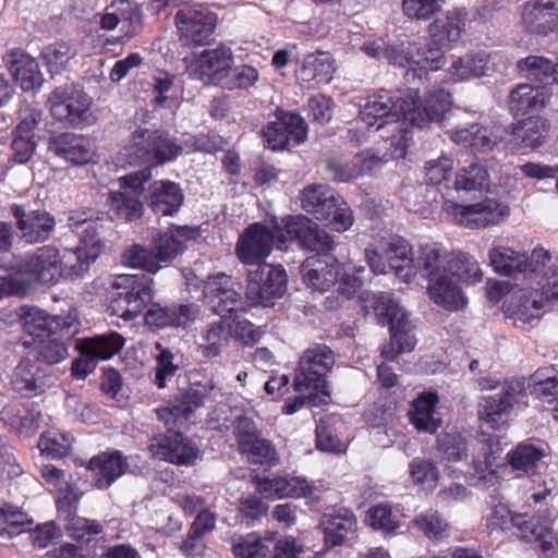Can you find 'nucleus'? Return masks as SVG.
Wrapping results in <instances>:
<instances>
[{
  "label": "nucleus",
  "instance_id": "f257e3e1",
  "mask_svg": "<svg viewBox=\"0 0 558 558\" xmlns=\"http://www.w3.org/2000/svg\"><path fill=\"white\" fill-rule=\"evenodd\" d=\"M466 12L462 9L448 11L437 17L428 27L430 40L426 44L402 41L386 45L383 40H368L361 50L376 60L405 68L408 83L427 78L429 71H437L446 64L445 53L459 41L465 29Z\"/></svg>",
  "mask_w": 558,
  "mask_h": 558
},
{
  "label": "nucleus",
  "instance_id": "f03ea898",
  "mask_svg": "<svg viewBox=\"0 0 558 558\" xmlns=\"http://www.w3.org/2000/svg\"><path fill=\"white\" fill-rule=\"evenodd\" d=\"M281 226L271 220L270 226L256 222L248 226L240 235L235 254L246 266H255L246 275V299L251 305H272L287 291V274L282 266L265 263L272 250L278 245Z\"/></svg>",
  "mask_w": 558,
  "mask_h": 558
},
{
  "label": "nucleus",
  "instance_id": "7ed1b4c3",
  "mask_svg": "<svg viewBox=\"0 0 558 558\" xmlns=\"http://www.w3.org/2000/svg\"><path fill=\"white\" fill-rule=\"evenodd\" d=\"M409 107L408 90L398 92L392 95L390 92L380 90L369 96L360 111L361 121L367 126H376V131L388 128L392 132L390 144L395 147L391 158H403L412 141L405 125L407 110Z\"/></svg>",
  "mask_w": 558,
  "mask_h": 558
},
{
  "label": "nucleus",
  "instance_id": "20e7f679",
  "mask_svg": "<svg viewBox=\"0 0 558 558\" xmlns=\"http://www.w3.org/2000/svg\"><path fill=\"white\" fill-rule=\"evenodd\" d=\"M489 265L493 270L502 277L527 282H542L546 277L547 263H550V253L543 247H535L530 254L514 248L493 244L488 252Z\"/></svg>",
  "mask_w": 558,
  "mask_h": 558
},
{
  "label": "nucleus",
  "instance_id": "39448f33",
  "mask_svg": "<svg viewBox=\"0 0 558 558\" xmlns=\"http://www.w3.org/2000/svg\"><path fill=\"white\" fill-rule=\"evenodd\" d=\"M373 308L383 324L388 323L390 330V341L383 345L381 356L395 360L400 353L411 352L416 345V338L404 308L389 293L376 294Z\"/></svg>",
  "mask_w": 558,
  "mask_h": 558
},
{
  "label": "nucleus",
  "instance_id": "423d86ee",
  "mask_svg": "<svg viewBox=\"0 0 558 558\" xmlns=\"http://www.w3.org/2000/svg\"><path fill=\"white\" fill-rule=\"evenodd\" d=\"M153 279L143 274L117 276L111 283L112 314L124 320H132L141 315L153 300Z\"/></svg>",
  "mask_w": 558,
  "mask_h": 558
},
{
  "label": "nucleus",
  "instance_id": "0eeeda50",
  "mask_svg": "<svg viewBox=\"0 0 558 558\" xmlns=\"http://www.w3.org/2000/svg\"><path fill=\"white\" fill-rule=\"evenodd\" d=\"M365 259L375 275L386 274L389 267L403 281L415 276L412 246L401 236L381 239L376 247L365 250Z\"/></svg>",
  "mask_w": 558,
  "mask_h": 558
},
{
  "label": "nucleus",
  "instance_id": "6e6552de",
  "mask_svg": "<svg viewBox=\"0 0 558 558\" xmlns=\"http://www.w3.org/2000/svg\"><path fill=\"white\" fill-rule=\"evenodd\" d=\"M333 352L325 344H314L306 349L300 357L293 379V388L298 392L316 390L329 397L325 376L335 364Z\"/></svg>",
  "mask_w": 558,
  "mask_h": 558
},
{
  "label": "nucleus",
  "instance_id": "1a4fd4ad",
  "mask_svg": "<svg viewBox=\"0 0 558 558\" xmlns=\"http://www.w3.org/2000/svg\"><path fill=\"white\" fill-rule=\"evenodd\" d=\"M233 61V51L226 45L204 49L183 59L190 78L216 86H221L229 76Z\"/></svg>",
  "mask_w": 558,
  "mask_h": 558
},
{
  "label": "nucleus",
  "instance_id": "9d476101",
  "mask_svg": "<svg viewBox=\"0 0 558 558\" xmlns=\"http://www.w3.org/2000/svg\"><path fill=\"white\" fill-rule=\"evenodd\" d=\"M442 209L458 225L469 229H484L499 225L510 215L508 205L494 198H485L473 204H459L447 199Z\"/></svg>",
  "mask_w": 558,
  "mask_h": 558
},
{
  "label": "nucleus",
  "instance_id": "9b49d317",
  "mask_svg": "<svg viewBox=\"0 0 558 558\" xmlns=\"http://www.w3.org/2000/svg\"><path fill=\"white\" fill-rule=\"evenodd\" d=\"M278 248L284 250L295 240L299 245L320 255H328L335 248L333 239L304 215L288 217L281 221Z\"/></svg>",
  "mask_w": 558,
  "mask_h": 558
},
{
  "label": "nucleus",
  "instance_id": "f8f14e48",
  "mask_svg": "<svg viewBox=\"0 0 558 558\" xmlns=\"http://www.w3.org/2000/svg\"><path fill=\"white\" fill-rule=\"evenodd\" d=\"M134 145L126 148L130 163L158 166L175 159L182 147L169 134L159 131L137 130L133 136Z\"/></svg>",
  "mask_w": 558,
  "mask_h": 558
},
{
  "label": "nucleus",
  "instance_id": "ddd939ff",
  "mask_svg": "<svg viewBox=\"0 0 558 558\" xmlns=\"http://www.w3.org/2000/svg\"><path fill=\"white\" fill-rule=\"evenodd\" d=\"M524 383L519 379L506 381L500 389L481 398L478 417L492 428H500L508 423L513 408L525 403Z\"/></svg>",
  "mask_w": 558,
  "mask_h": 558
},
{
  "label": "nucleus",
  "instance_id": "4468645a",
  "mask_svg": "<svg viewBox=\"0 0 558 558\" xmlns=\"http://www.w3.org/2000/svg\"><path fill=\"white\" fill-rule=\"evenodd\" d=\"M53 118L75 126L92 125L96 117L92 112V98L84 92L68 86L54 88L48 99Z\"/></svg>",
  "mask_w": 558,
  "mask_h": 558
},
{
  "label": "nucleus",
  "instance_id": "2eb2a0df",
  "mask_svg": "<svg viewBox=\"0 0 558 558\" xmlns=\"http://www.w3.org/2000/svg\"><path fill=\"white\" fill-rule=\"evenodd\" d=\"M66 264L65 252L60 256L58 248L46 245L37 248L32 256L23 259L19 265V270L44 284H54L60 278L74 279L83 275L70 274L71 267Z\"/></svg>",
  "mask_w": 558,
  "mask_h": 558
},
{
  "label": "nucleus",
  "instance_id": "dca6fc26",
  "mask_svg": "<svg viewBox=\"0 0 558 558\" xmlns=\"http://www.w3.org/2000/svg\"><path fill=\"white\" fill-rule=\"evenodd\" d=\"M174 23L181 45L196 47L207 43L216 28L217 16L202 5L185 4L178 10Z\"/></svg>",
  "mask_w": 558,
  "mask_h": 558
},
{
  "label": "nucleus",
  "instance_id": "f3484780",
  "mask_svg": "<svg viewBox=\"0 0 558 558\" xmlns=\"http://www.w3.org/2000/svg\"><path fill=\"white\" fill-rule=\"evenodd\" d=\"M476 454L472 460L470 483L480 488L496 486L500 481L499 459L502 447L496 435L483 434L476 441Z\"/></svg>",
  "mask_w": 558,
  "mask_h": 558
},
{
  "label": "nucleus",
  "instance_id": "a211bd4d",
  "mask_svg": "<svg viewBox=\"0 0 558 558\" xmlns=\"http://www.w3.org/2000/svg\"><path fill=\"white\" fill-rule=\"evenodd\" d=\"M450 114L459 121L456 126L447 131L449 138L454 144L486 153L493 150L501 141V130L499 128H489L476 121H466L470 112L456 108Z\"/></svg>",
  "mask_w": 558,
  "mask_h": 558
},
{
  "label": "nucleus",
  "instance_id": "6ab92c4d",
  "mask_svg": "<svg viewBox=\"0 0 558 558\" xmlns=\"http://www.w3.org/2000/svg\"><path fill=\"white\" fill-rule=\"evenodd\" d=\"M151 177L150 168L130 173L120 179L122 191L111 192L108 197L110 210L126 221L138 219L143 214V204L138 199L143 184Z\"/></svg>",
  "mask_w": 558,
  "mask_h": 558
},
{
  "label": "nucleus",
  "instance_id": "aec40b11",
  "mask_svg": "<svg viewBox=\"0 0 558 558\" xmlns=\"http://www.w3.org/2000/svg\"><path fill=\"white\" fill-rule=\"evenodd\" d=\"M214 385L196 384L181 392L169 405L157 411L158 418L169 427L181 426L194 417L197 409L203 407L214 392Z\"/></svg>",
  "mask_w": 558,
  "mask_h": 558
},
{
  "label": "nucleus",
  "instance_id": "412c9836",
  "mask_svg": "<svg viewBox=\"0 0 558 558\" xmlns=\"http://www.w3.org/2000/svg\"><path fill=\"white\" fill-rule=\"evenodd\" d=\"M409 107L407 119L412 126L423 128L432 121H440L450 111L452 97L444 88L429 92L422 101L417 90L408 89Z\"/></svg>",
  "mask_w": 558,
  "mask_h": 558
},
{
  "label": "nucleus",
  "instance_id": "4be33fe9",
  "mask_svg": "<svg viewBox=\"0 0 558 558\" xmlns=\"http://www.w3.org/2000/svg\"><path fill=\"white\" fill-rule=\"evenodd\" d=\"M240 283L231 276L219 272L204 282V298L213 312L226 317L232 312L244 310L240 293Z\"/></svg>",
  "mask_w": 558,
  "mask_h": 558
},
{
  "label": "nucleus",
  "instance_id": "5701e85b",
  "mask_svg": "<svg viewBox=\"0 0 558 558\" xmlns=\"http://www.w3.org/2000/svg\"><path fill=\"white\" fill-rule=\"evenodd\" d=\"M75 232L80 238V245L75 250L65 251V263L71 267L70 274H84L101 250L99 223L96 221L75 223Z\"/></svg>",
  "mask_w": 558,
  "mask_h": 558
},
{
  "label": "nucleus",
  "instance_id": "b1692460",
  "mask_svg": "<svg viewBox=\"0 0 558 558\" xmlns=\"http://www.w3.org/2000/svg\"><path fill=\"white\" fill-rule=\"evenodd\" d=\"M11 214L16 219L21 240L28 244L45 242L56 228L53 216L45 210L26 211L23 206L13 204Z\"/></svg>",
  "mask_w": 558,
  "mask_h": 558
},
{
  "label": "nucleus",
  "instance_id": "393cba45",
  "mask_svg": "<svg viewBox=\"0 0 558 558\" xmlns=\"http://www.w3.org/2000/svg\"><path fill=\"white\" fill-rule=\"evenodd\" d=\"M341 263L329 256L315 254L307 257L301 265L303 282L313 291L326 292L338 280Z\"/></svg>",
  "mask_w": 558,
  "mask_h": 558
},
{
  "label": "nucleus",
  "instance_id": "a878e982",
  "mask_svg": "<svg viewBox=\"0 0 558 558\" xmlns=\"http://www.w3.org/2000/svg\"><path fill=\"white\" fill-rule=\"evenodd\" d=\"M551 96L550 88L545 84H518L509 94L508 108L515 117H524L541 112Z\"/></svg>",
  "mask_w": 558,
  "mask_h": 558
},
{
  "label": "nucleus",
  "instance_id": "bb28decb",
  "mask_svg": "<svg viewBox=\"0 0 558 558\" xmlns=\"http://www.w3.org/2000/svg\"><path fill=\"white\" fill-rule=\"evenodd\" d=\"M129 469L128 457L119 450H107L94 456L87 465L94 485L98 489L109 488Z\"/></svg>",
  "mask_w": 558,
  "mask_h": 558
},
{
  "label": "nucleus",
  "instance_id": "cd10ccee",
  "mask_svg": "<svg viewBox=\"0 0 558 558\" xmlns=\"http://www.w3.org/2000/svg\"><path fill=\"white\" fill-rule=\"evenodd\" d=\"M48 149L73 165L82 166L94 161L93 142L83 135L61 133L49 138Z\"/></svg>",
  "mask_w": 558,
  "mask_h": 558
},
{
  "label": "nucleus",
  "instance_id": "c85d7f7f",
  "mask_svg": "<svg viewBox=\"0 0 558 558\" xmlns=\"http://www.w3.org/2000/svg\"><path fill=\"white\" fill-rule=\"evenodd\" d=\"M545 298L537 289H520L507 296L504 301V313L515 323L523 324L542 316Z\"/></svg>",
  "mask_w": 558,
  "mask_h": 558
},
{
  "label": "nucleus",
  "instance_id": "c756f323",
  "mask_svg": "<svg viewBox=\"0 0 558 558\" xmlns=\"http://www.w3.org/2000/svg\"><path fill=\"white\" fill-rule=\"evenodd\" d=\"M198 313L195 305L162 306L151 303L144 314L145 324L150 329H163L167 327H185L193 322Z\"/></svg>",
  "mask_w": 558,
  "mask_h": 558
},
{
  "label": "nucleus",
  "instance_id": "7c9ffc66",
  "mask_svg": "<svg viewBox=\"0 0 558 558\" xmlns=\"http://www.w3.org/2000/svg\"><path fill=\"white\" fill-rule=\"evenodd\" d=\"M12 389L22 397H34L46 390L45 375L37 365L36 359L24 356L14 367L10 377Z\"/></svg>",
  "mask_w": 558,
  "mask_h": 558
},
{
  "label": "nucleus",
  "instance_id": "2f4dec72",
  "mask_svg": "<svg viewBox=\"0 0 558 558\" xmlns=\"http://www.w3.org/2000/svg\"><path fill=\"white\" fill-rule=\"evenodd\" d=\"M383 158L371 150L357 154L351 161L330 160L326 170L338 182H350L380 167Z\"/></svg>",
  "mask_w": 558,
  "mask_h": 558
},
{
  "label": "nucleus",
  "instance_id": "473e14b6",
  "mask_svg": "<svg viewBox=\"0 0 558 558\" xmlns=\"http://www.w3.org/2000/svg\"><path fill=\"white\" fill-rule=\"evenodd\" d=\"M549 133V123L546 119L534 117L522 121L512 129L509 140V149L512 153L521 149H535L542 146Z\"/></svg>",
  "mask_w": 558,
  "mask_h": 558
},
{
  "label": "nucleus",
  "instance_id": "72a5a7b5",
  "mask_svg": "<svg viewBox=\"0 0 558 558\" xmlns=\"http://www.w3.org/2000/svg\"><path fill=\"white\" fill-rule=\"evenodd\" d=\"M522 21L533 33L545 35L554 32L558 22L556 2L554 0H527L523 4Z\"/></svg>",
  "mask_w": 558,
  "mask_h": 558
},
{
  "label": "nucleus",
  "instance_id": "f704fd0d",
  "mask_svg": "<svg viewBox=\"0 0 558 558\" xmlns=\"http://www.w3.org/2000/svg\"><path fill=\"white\" fill-rule=\"evenodd\" d=\"M183 192L178 183L168 180L151 183L147 202L153 211L161 216H172L182 206Z\"/></svg>",
  "mask_w": 558,
  "mask_h": 558
},
{
  "label": "nucleus",
  "instance_id": "c9c22d12",
  "mask_svg": "<svg viewBox=\"0 0 558 558\" xmlns=\"http://www.w3.org/2000/svg\"><path fill=\"white\" fill-rule=\"evenodd\" d=\"M427 294L436 305L450 312L460 311L468 304L461 287L448 274L428 281Z\"/></svg>",
  "mask_w": 558,
  "mask_h": 558
},
{
  "label": "nucleus",
  "instance_id": "e433bc0d",
  "mask_svg": "<svg viewBox=\"0 0 558 558\" xmlns=\"http://www.w3.org/2000/svg\"><path fill=\"white\" fill-rule=\"evenodd\" d=\"M335 71L333 59L327 52L307 54L299 70L296 78L306 88H315L328 83Z\"/></svg>",
  "mask_w": 558,
  "mask_h": 558
},
{
  "label": "nucleus",
  "instance_id": "4c0bfd02",
  "mask_svg": "<svg viewBox=\"0 0 558 558\" xmlns=\"http://www.w3.org/2000/svg\"><path fill=\"white\" fill-rule=\"evenodd\" d=\"M452 255L453 253H449L438 243L421 245L414 259L415 271L417 270L427 281L444 276L448 274Z\"/></svg>",
  "mask_w": 558,
  "mask_h": 558
},
{
  "label": "nucleus",
  "instance_id": "58836bf2",
  "mask_svg": "<svg viewBox=\"0 0 558 558\" xmlns=\"http://www.w3.org/2000/svg\"><path fill=\"white\" fill-rule=\"evenodd\" d=\"M154 453L178 465H192L198 457L197 448L181 433H173L160 439Z\"/></svg>",
  "mask_w": 558,
  "mask_h": 558
},
{
  "label": "nucleus",
  "instance_id": "ea45409f",
  "mask_svg": "<svg viewBox=\"0 0 558 558\" xmlns=\"http://www.w3.org/2000/svg\"><path fill=\"white\" fill-rule=\"evenodd\" d=\"M23 327L25 332L35 339H41L50 333H57L60 327L70 328L72 317L50 316L44 310L35 306H23Z\"/></svg>",
  "mask_w": 558,
  "mask_h": 558
},
{
  "label": "nucleus",
  "instance_id": "a19ab883",
  "mask_svg": "<svg viewBox=\"0 0 558 558\" xmlns=\"http://www.w3.org/2000/svg\"><path fill=\"white\" fill-rule=\"evenodd\" d=\"M437 403L436 392H423L412 402L410 421L418 432L434 434L440 427L441 420L435 409Z\"/></svg>",
  "mask_w": 558,
  "mask_h": 558
},
{
  "label": "nucleus",
  "instance_id": "79ce46f5",
  "mask_svg": "<svg viewBox=\"0 0 558 558\" xmlns=\"http://www.w3.org/2000/svg\"><path fill=\"white\" fill-rule=\"evenodd\" d=\"M489 59V54L484 51L459 57L447 70L448 80L458 83L488 75Z\"/></svg>",
  "mask_w": 558,
  "mask_h": 558
},
{
  "label": "nucleus",
  "instance_id": "37998d69",
  "mask_svg": "<svg viewBox=\"0 0 558 558\" xmlns=\"http://www.w3.org/2000/svg\"><path fill=\"white\" fill-rule=\"evenodd\" d=\"M8 66L11 75L24 92H32L40 87L43 75L39 64L31 56L14 51L10 54Z\"/></svg>",
  "mask_w": 558,
  "mask_h": 558
},
{
  "label": "nucleus",
  "instance_id": "c03bdc74",
  "mask_svg": "<svg viewBox=\"0 0 558 558\" xmlns=\"http://www.w3.org/2000/svg\"><path fill=\"white\" fill-rule=\"evenodd\" d=\"M512 527L518 530L521 538L527 542H539L541 548L544 553L553 550L557 543V537L553 529L547 522L545 524H541V518L538 517L530 518L527 514L519 513L515 515Z\"/></svg>",
  "mask_w": 558,
  "mask_h": 558
},
{
  "label": "nucleus",
  "instance_id": "a18cd8bd",
  "mask_svg": "<svg viewBox=\"0 0 558 558\" xmlns=\"http://www.w3.org/2000/svg\"><path fill=\"white\" fill-rule=\"evenodd\" d=\"M545 448L530 442H520L507 453V460L513 471L533 476L538 472Z\"/></svg>",
  "mask_w": 558,
  "mask_h": 558
},
{
  "label": "nucleus",
  "instance_id": "49530a36",
  "mask_svg": "<svg viewBox=\"0 0 558 558\" xmlns=\"http://www.w3.org/2000/svg\"><path fill=\"white\" fill-rule=\"evenodd\" d=\"M356 526L354 513L347 509L326 514L323 521L324 537L327 546L341 545L349 533Z\"/></svg>",
  "mask_w": 558,
  "mask_h": 558
},
{
  "label": "nucleus",
  "instance_id": "de8ad7c7",
  "mask_svg": "<svg viewBox=\"0 0 558 558\" xmlns=\"http://www.w3.org/2000/svg\"><path fill=\"white\" fill-rule=\"evenodd\" d=\"M230 546L235 558H271V534L233 535Z\"/></svg>",
  "mask_w": 558,
  "mask_h": 558
},
{
  "label": "nucleus",
  "instance_id": "09e8293b",
  "mask_svg": "<svg viewBox=\"0 0 558 558\" xmlns=\"http://www.w3.org/2000/svg\"><path fill=\"white\" fill-rule=\"evenodd\" d=\"M332 190L324 184H311L301 192L300 202L302 208L314 215L316 219H326L332 206L331 201L336 198Z\"/></svg>",
  "mask_w": 558,
  "mask_h": 558
},
{
  "label": "nucleus",
  "instance_id": "8fccbe9b",
  "mask_svg": "<svg viewBox=\"0 0 558 558\" xmlns=\"http://www.w3.org/2000/svg\"><path fill=\"white\" fill-rule=\"evenodd\" d=\"M448 275L454 280L474 286L482 281L483 271L477 259L464 252L453 253L449 260Z\"/></svg>",
  "mask_w": 558,
  "mask_h": 558
},
{
  "label": "nucleus",
  "instance_id": "3c124183",
  "mask_svg": "<svg viewBox=\"0 0 558 558\" xmlns=\"http://www.w3.org/2000/svg\"><path fill=\"white\" fill-rule=\"evenodd\" d=\"M81 342L85 345V352L92 354L99 362L109 360L119 353L125 340L120 333L112 331L81 339Z\"/></svg>",
  "mask_w": 558,
  "mask_h": 558
},
{
  "label": "nucleus",
  "instance_id": "603ef678",
  "mask_svg": "<svg viewBox=\"0 0 558 558\" xmlns=\"http://www.w3.org/2000/svg\"><path fill=\"white\" fill-rule=\"evenodd\" d=\"M137 17V12L132 3L121 0L106 9L99 23L102 29L112 31L121 26V31L125 32L126 25L130 26Z\"/></svg>",
  "mask_w": 558,
  "mask_h": 558
},
{
  "label": "nucleus",
  "instance_id": "864d4df0",
  "mask_svg": "<svg viewBox=\"0 0 558 558\" xmlns=\"http://www.w3.org/2000/svg\"><path fill=\"white\" fill-rule=\"evenodd\" d=\"M74 437L70 433L60 430L45 432L38 441L41 453L51 459L63 458L72 451Z\"/></svg>",
  "mask_w": 558,
  "mask_h": 558
},
{
  "label": "nucleus",
  "instance_id": "5fc2aeb1",
  "mask_svg": "<svg viewBox=\"0 0 558 558\" xmlns=\"http://www.w3.org/2000/svg\"><path fill=\"white\" fill-rule=\"evenodd\" d=\"M532 392L544 403L557 404L558 372L553 368H541L532 376Z\"/></svg>",
  "mask_w": 558,
  "mask_h": 558
},
{
  "label": "nucleus",
  "instance_id": "6e6d98bb",
  "mask_svg": "<svg viewBox=\"0 0 558 558\" xmlns=\"http://www.w3.org/2000/svg\"><path fill=\"white\" fill-rule=\"evenodd\" d=\"M232 322L226 317H220L217 322L211 323L205 330L203 352L208 357L217 356L221 348L227 344L229 336L231 335Z\"/></svg>",
  "mask_w": 558,
  "mask_h": 558
},
{
  "label": "nucleus",
  "instance_id": "4d7b16f0",
  "mask_svg": "<svg viewBox=\"0 0 558 558\" xmlns=\"http://www.w3.org/2000/svg\"><path fill=\"white\" fill-rule=\"evenodd\" d=\"M413 524L429 539L440 541L449 535L448 522L439 512L433 509L416 515Z\"/></svg>",
  "mask_w": 558,
  "mask_h": 558
},
{
  "label": "nucleus",
  "instance_id": "13d9d810",
  "mask_svg": "<svg viewBox=\"0 0 558 558\" xmlns=\"http://www.w3.org/2000/svg\"><path fill=\"white\" fill-rule=\"evenodd\" d=\"M517 69L521 76L541 84L551 77L555 72L553 61L542 56H529L520 59L517 62Z\"/></svg>",
  "mask_w": 558,
  "mask_h": 558
},
{
  "label": "nucleus",
  "instance_id": "bf43d9fd",
  "mask_svg": "<svg viewBox=\"0 0 558 558\" xmlns=\"http://www.w3.org/2000/svg\"><path fill=\"white\" fill-rule=\"evenodd\" d=\"M409 474L414 484L428 490L436 487L440 476L437 465L432 460L418 457L409 463Z\"/></svg>",
  "mask_w": 558,
  "mask_h": 558
},
{
  "label": "nucleus",
  "instance_id": "052dcab7",
  "mask_svg": "<svg viewBox=\"0 0 558 558\" xmlns=\"http://www.w3.org/2000/svg\"><path fill=\"white\" fill-rule=\"evenodd\" d=\"M36 360H40L47 364H58L64 361L68 355V345L56 333H50L41 339L35 347Z\"/></svg>",
  "mask_w": 558,
  "mask_h": 558
},
{
  "label": "nucleus",
  "instance_id": "680f3d73",
  "mask_svg": "<svg viewBox=\"0 0 558 558\" xmlns=\"http://www.w3.org/2000/svg\"><path fill=\"white\" fill-rule=\"evenodd\" d=\"M437 445L442 459L449 462H459L469 456L468 441L461 434H441L438 436Z\"/></svg>",
  "mask_w": 558,
  "mask_h": 558
},
{
  "label": "nucleus",
  "instance_id": "e2e57ef3",
  "mask_svg": "<svg viewBox=\"0 0 558 558\" xmlns=\"http://www.w3.org/2000/svg\"><path fill=\"white\" fill-rule=\"evenodd\" d=\"M279 484L282 486L281 499L314 498L320 493V487L304 476L284 475Z\"/></svg>",
  "mask_w": 558,
  "mask_h": 558
},
{
  "label": "nucleus",
  "instance_id": "0e129e2a",
  "mask_svg": "<svg viewBox=\"0 0 558 558\" xmlns=\"http://www.w3.org/2000/svg\"><path fill=\"white\" fill-rule=\"evenodd\" d=\"M29 515L13 506L0 508V534L13 536L22 533L32 524Z\"/></svg>",
  "mask_w": 558,
  "mask_h": 558
},
{
  "label": "nucleus",
  "instance_id": "69168bd1",
  "mask_svg": "<svg viewBox=\"0 0 558 558\" xmlns=\"http://www.w3.org/2000/svg\"><path fill=\"white\" fill-rule=\"evenodd\" d=\"M184 250L185 244L183 241L178 239L174 234L165 233L154 242L153 252L155 260L158 262L162 268L163 265H167L177 256L181 255Z\"/></svg>",
  "mask_w": 558,
  "mask_h": 558
},
{
  "label": "nucleus",
  "instance_id": "338daca9",
  "mask_svg": "<svg viewBox=\"0 0 558 558\" xmlns=\"http://www.w3.org/2000/svg\"><path fill=\"white\" fill-rule=\"evenodd\" d=\"M253 463L274 464L278 457L270 441L260 438L259 435L248 441L247 446L239 449Z\"/></svg>",
  "mask_w": 558,
  "mask_h": 558
},
{
  "label": "nucleus",
  "instance_id": "774afa93",
  "mask_svg": "<svg viewBox=\"0 0 558 558\" xmlns=\"http://www.w3.org/2000/svg\"><path fill=\"white\" fill-rule=\"evenodd\" d=\"M75 56V50L66 43H57L46 47L43 58L50 73H60Z\"/></svg>",
  "mask_w": 558,
  "mask_h": 558
}]
</instances>
